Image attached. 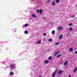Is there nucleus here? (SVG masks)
<instances>
[{
	"label": "nucleus",
	"mask_w": 77,
	"mask_h": 77,
	"mask_svg": "<svg viewBox=\"0 0 77 77\" xmlns=\"http://www.w3.org/2000/svg\"><path fill=\"white\" fill-rule=\"evenodd\" d=\"M10 68H11V69H15V68L16 67H15V65H14V64H11L10 66Z\"/></svg>",
	"instance_id": "nucleus-1"
},
{
	"label": "nucleus",
	"mask_w": 77,
	"mask_h": 77,
	"mask_svg": "<svg viewBox=\"0 0 77 77\" xmlns=\"http://www.w3.org/2000/svg\"><path fill=\"white\" fill-rule=\"evenodd\" d=\"M57 73V71L56 70L53 73L52 77H55V75Z\"/></svg>",
	"instance_id": "nucleus-2"
},
{
	"label": "nucleus",
	"mask_w": 77,
	"mask_h": 77,
	"mask_svg": "<svg viewBox=\"0 0 77 77\" xmlns=\"http://www.w3.org/2000/svg\"><path fill=\"white\" fill-rule=\"evenodd\" d=\"M63 29V27L62 26H59L57 28V30H61V29Z\"/></svg>",
	"instance_id": "nucleus-3"
},
{
	"label": "nucleus",
	"mask_w": 77,
	"mask_h": 77,
	"mask_svg": "<svg viewBox=\"0 0 77 77\" xmlns=\"http://www.w3.org/2000/svg\"><path fill=\"white\" fill-rule=\"evenodd\" d=\"M60 53V51H57L54 54V55L55 56H56V55H57L59 53Z\"/></svg>",
	"instance_id": "nucleus-4"
},
{
	"label": "nucleus",
	"mask_w": 77,
	"mask_h": 77,
	"mask_svg": "<svg viewBox=\"0 0 77 77\" xmlns=\"http://www.w3.org/2000/svg\"><path fill=\"white\" fill-rule=\"evenodd\" d=\"M44 63H46V64H48V63H49V61L48 60H46L44 61Z\"/></svg>",
	"instance_id": "nucleus-5"
},
{
	"label": "nucleus",
	"mask_w": 77,
	"mask_h": 77,
	"mask_svg": "<svg viewBox=\"0 0 77 77\" xmlns=\"http://www.w3.org/2000/svg\"><path fill=\"white\" fill-rule=\"evenodd\" d=\"M62 72H63V71H62V70H59L58 71V74H62Z\"/></svg>",
	"instance_id": "nucleus-6"
},
{
	"label": "nucleus",
	"mask_w": 77,
	"mask_h": 77,
	"mask_svg": "<svg viewBox=\"0 0 77 77\" xmlns=\"http://www.w3.org/2000/svg\"><path fill=\"white\" fill-rule=\"evenodd\" d=\"M63 37V35H61L59 37V39H61L62 38V37Z\"/></svg>",
	"instance_id": "nucleus-7"
},
{
	"label": "nucleus",
	"mask_w": 77,
	"mask_h": 77,
	"mask_svg": "<svg viewBox=\"0 0 77 77\" xmlns=\"http://www.w3.org/2000/svg\"><path fill=\"white\" fill-rule=\"evenodd\" d=\"M41 44V41H38L37 42V44Z\"/></svg>",
	"instance_id": "nucleus-8"
},
{
	"label": "nucleus",
	"mask_w": 77,
	"mask_h": 77,
	"mask_svg": "<svg viewBox=\"0 0 77 77\" xmlns=\"http://www.w3.org/2000/svg\"><path fill=\"white\" fill-rule=\"evenodd\" d=\"M67 64H68V61H66L64 63V66H65L66 65H67Z\"/></svg>",
	"instance_id": "nucleus-9"
},
{
	"label": "nucleus",
	"mask_w": 77,
	"mask_h": 77,
	"mask_svg": "<svg viewBox=\"0 0 77 77\" xmlns=\"http://www.w3.org/2000/svg\"><path fill=\"white\" fill-rule=\"evenodd\" d=\"M32 17H33V18H36V16L34 14H32Z\"/></svg>",
	"instance_id": "nucleus-10"
},
{
	"label": "nucleus",
	"mask_w": 77,
	"mask_h": 77,
	"mask_svg": "<svg viewBox=\"0 0 77 77\" xmlns=\"http://www.w3.org/2000/svg\"><path fill=\"white\" fill-rule=\"evenodd\" d=\"M77 67L75 68L74 69V70H73V72H75L77 71Z\"/></svg>",
	"instance_id": "nucleus-11"
},
{
	"label": "nucleus",
	"mask_w": 77,
	"mask_h": 77,
	"mask_svg": "<svg viewBox=\"0 0 77 77\" xmlns=\"http://www.w3.org/2000/svg\"><path fill=\"white\" fill-rule=\"evenodd\" d=\"M52 6H54V5H55V2H52Z\"/></svg>",
	"instance_id": "nucleus-12"
},
{
	"label": "nucleus",
	"mask_w": 77,
	"mask_h": 77,
	"mask_svg": "<svg viewBox=\"0 0 77 77\" xmlns=\"http://www.w3.org/2000/svg\"><path fill=\"white\" fill-rule=\"evenodd\" d=\"M48 41L49 42H52L53 41V40L51 39H49Z\"/></svg>",
	"instance_id": "nucleus-13"
},
{
	"label": "nucleus",
	"mask_w": 77,
	"mask_h": 77,
	"mask_svg": "<svg viewBox=\"0 0 77 77\" xmlns=\"http://www.w3.org/2000/svg\"><path fill=\"white\" fill-rule=\"evenodd\" d=\"M60 56H61V54H60L58 55L57 56V58H59V57H60Z\"/></svg>",
	"instance_id": "nucleus-14"
},
{
	"label": "nucleus",
	"mask_w": 77,
	"mask_h": 77,
	"mask_svg": "<svg viewBox=\"0 0 77 77\" xmlns=\"http://www.w3.org/2000/svg\"><path fill=\"white\" fill-rule=\"evenodd\" d=\"M51 59H52V57H51V56L49 57L48 58V59L49 60H51Z\"/></svg>",
	"instance_id": "nucleus-15"
},
{
	"label": "nucleus",
	"mask_w": 77,
	"mask_h": 77,
	"mask_svg": "<svg viewBox=\"0 0 77 77\" xmlns=\"http://www.w3.org/2000/svg\"><path fill=\"white\" fill-rule=\"evenodd\" d=\"M52 34H54L55 33V31L54 30H53L52 31Z\"/></svg>",
	"instance_id": "nucleus-16"
},
{
	"label": "nucleus",
	"mask_w": 77,
	"mask_h": 77,
	"mask_svg": "<svg viewBox=\"0 0 77 77\" xmlns=\"http://www.w3.org/2000/svg\"><path fill=\"white\" fill-rule=\"evenodd\" d=\"M42 9H41L39 11V14H41L42 13Z\"/></svg>",
	"instance_id": "nucleus-17"
},
{
	"label": "nucleus",
	"mask_w": 77,
	"mask_h": 77,
	"mask_svg": "<svg viewBox=\"0 0 77 77\" xmlns=\"http://www.w3.org/2000/svg\"><path fill=\"white\" fill-rule=\"evenodd\" d=\"M29 26V24L27 23H26L25 25V27H27Z\"/></svg>",
	"instance_id": "nucleus-18"
},
{
	"label": "nucleus",
	"mask_w": 77,
	"mask_h": 77,
	"mask_svg": "<svg viewBox=\"0 0 77 77\" xmlns=\"http://www.w3.org/2000/svg\"><path fill=\"white\" fill-rule=\"evenodd\" d=\"M24 33L25 34H28V31H24Z\"/></svg>",
	"instance_id": "nucleus-19"
},
{
	"label": "nucleus",
	"mask_w": 77,
	"mask_h": 77,
	"mask_svg": "<svg viewBox=\"0 0 77 77\" xmlns=\"http://www.w3.org/2000/svg\"><path fill=\"white\" fill-rule=\"evenodd\" d=\"M69 51H72V48H70L69 49Z\"/></svg>",
	"instance_id": "nucleus-20"
},
{
	"label": "nucleus",
	"mask_w": 77,
	"mask_h": 77,
	"mask_svg": "<svg viewBox=\"0 0 77 77\" xmlns=\"http://www.w3.org/2000/svg\"><path fill=\"white\" fill-rule=\"evenodd\" d=\"M10 75H14V73H13V72H10Z\"/></svg>",
	"instance_id": "nucleus-21"
},
{
	"label": "nucleus",
	"mask_w": 77,
	"mask_h": 77,
	"mask_svg": "<svg viewBox=\"0 0 77 77\" xmlns=\"http://www.w3.org/2000/svg\"><path fill=\"white\" fill-rule=\"evenodd\" d=\"M50 1H51V0H48L47 1V2L46 3H50Z\"/></svg>",
	"instance_id": "nucleus-22"
},
{
	"label": "nucleus",
	"mask_w": 77,
	"mask_h": 77,
	"mask_svg": "<svg viewBox=\"0 0 77 77\" xmlns=\"http://www.w3.org/2000/svg\"><path fill=\"white\" fill-rule=\"evenodd\" d=\"M69 29L70 31H72V29L71 28H69Z\"/></svg>",
	"instance_id": "nucleus-23"
},
{
	"label": "nucleus",
	"mask_w": 77,
	"mask_h": 77,
	"mask_svg": "<svg viewBox=\"0 0 77 77\" xmlns=\"http://www.w3.org/2000/svg\"><path fill=\"white\" fill-rule=\"evenodd\" d=\"M60 2V1H59V0H56V3H59Z\"/></svg>",
	"instance_id": "nucleus-24"
},
{
	"label": "nucleus",
	"mask_w": 77,
	"mask_h": 77,
	"mask_svg": "<svg viewBox=\"0 0 77 77\" xmlns=\"http://www.w3.org/2000/svg\"><path fill=\"white\" fill-rule=\"evenodd\" d=\"M71 18H75V16H71Z\"/></svg>",
	"instance_id": "nucleus-25"
},
{
	"label": "nucleus",
	"mask_w": 77,
	"mask_h": 77,
	"mask_svg": "<svg viewBox=\"0 0 77 77\" xmlns=\"http://www.w3.org/2000/svg\"><path fill=\"white\" fill-rule=\"evenodd\" d=\"M59 44V43H58V42H57V43H56L55 44V45H58Z\"/></svg>",
	"instance_id": "nucleus-26"
},
{
	"label": "nucleus",
	"mask_w": 77,
	"mask_h": 77,
	"mask_svg": "<svg viewBox=\"0 0 77 77\" xmlns=\"http://www.w3.org/2000/svg\"><path fill=\"white\" fill-rule=\"evenodd\" d=\"M37 13H38V12H39V10H37Z\"/></svg>",
	"instance_id": "nucleus-27"
},
{
	"label": "nucleus",
	"mask_w": 77,
	"mask_h": 77,
	"mask_svg": "<svg viewBox=\"0 0 77 77\" xmlns=\"http://www.w3.org/2000/svg\"><path fill=\"white\" fill-rule=\"evenodd\" d=\"M43 36H46V33H43Z\"/></svg>",
	"instance_id": "nucleus-28"
},
{
	"label": "nucleus",
	"mask_w": 77,
	"mask_h": 77,
	"mask_svg": "<svg viewBox=\"0 0 77 77\" xmlns=\"http://www.w3.org/2000/svg\"><path fill=\"white\" fill-rule=\"evenodd\" d=\"M69 26H72V23H70L69 24Z\"/></svg>",
	"instance_id": "nucleus-29"
},
{
	"label": "nucleus",
	"mask_w": 77,
	"mask_h": 77,
	"mask_svg": "<svg viewBox=\"0 0 77 77\" xmlns=\"http://www.w3.org/2000/svg\"><path fill=\"white\" fill-rule=\"evenodd\" d=\"M69 77H72L71 75L70 74H69Z\"/></svg>",
	"instance_id": "nucleus-30"
},
{
	"label": "nucleus",
	"mask_w": 77,
	"mask_h": 77,
	"mask_svg": "<svg viewBox=\"0 0 77 77\" xmlns=\"http://www.w3.org/2000/svg\"><path fill=\"white\" fill-rule=\"evenodd\" d=\"M43 41H45V38H43Z\"/></svg>",
	"instance_id": "nucleus-31"
},
{
	"label": "nucleus",
	"mask_w": 77,
	"mask_h": 77,
	"mask_svg": "<svg viewBox=\"0 0 77 77\" xmlns=\"http://www.w3.org/2000/svg\"><path fill=\"white\" fill-rule=\"evenodd\" d=\"M75 54H77V51H75Z\"/></svg>",
	"instance_id": "nucleus-32"
},
{
	"label": "nucleus",
	"mask_w": 77,
	"mask_h": 77,
	"mask_svg": "<svg viewBox=\"0 0 77 77\" xmlns=\"http://www.w3.org/2000/svg\"><path fill=\"white\" fill-rule=\"evenodd\" d=\"M67 34L68 35V34H69V33H68Z\"/></svg>",
	"instance_id": "nucleus-33"
},
{
	"label": "nucleus",
	"mask_w": 77,
	"mask_h": 77,
	"mask_svg": "<svg viewBox=\"0 0 77 77\" xmlns=\"http://www.w3.org/2000/svg\"><path fill=\"white\" fill-rule=\"evenodd\" d=\"M7 68H8V66H7Z\"/></svg>",
	"instance_id": "nucleus-34"
}]
</instances>
